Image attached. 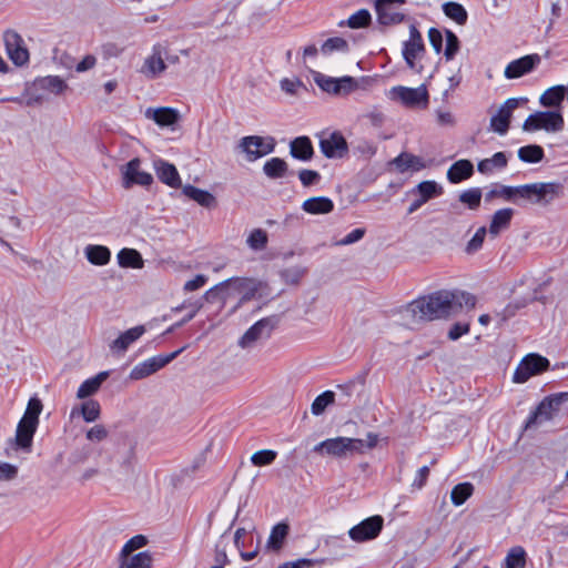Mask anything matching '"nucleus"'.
I'll return each mask as SVG.
<instances>
[{
	"mask_svg": "<svg viewBox=\"0 0 568 568\" xmlns=\"http://www.w3.org/2000/svg\"><path fill=\"white\" fill-rule=\"evenodd\" d=\"M277 324L278 318L276 316H268L260 320L244 333L239 341V345L242 348H251L255 346L256 343L267 339Z\"/></svg>",
	"mask_w": 568,
	"mask_h": 568,
	"instance_id": "nucleus-10",
	"label": "nucleus"
},
{
	"mask_svg": "<svg viewBox=\"0 0 568 568\" xmlns=\"http://www.w3.org/2000/svg\"><path fill=\"white\" fill-rule=\"evenodd\" d=\"M549 368V361L536 353L526 355L515 369L514 383H525L530 377L541 374Z\"/></svg>",
	"mask_w": 568,
	"mask_h": 568,
	"instance_id": "nucleus-11",
	"label": "nucleus"
},
{
	"mask_svg": "<svg viewBox=\"0 0 568 568\" xmlns=\"http://www.w3.org/2000/svg\"><path fill=\"white\" fill-rule=\"evenodd\" d=\"M468 332H469V324L455 323L448 332V337L452 341H456L459 337H462L463 335L467 334Z\"/></svg>",
	"mask_w": 568,
	"mask_h": 568,
	"instance_id": "nucleus-62",
	"label": "nucleus"
},
{
	"mask_svg": "<svg viewBox=\"0 0 568 568\" xmlns=\"http://www.w3.org/2000/svg\"><path fill=\"white\" fill-rule=\"evenodd\" d=\"M43 405L37 397L29 399L26 412L18 423L14 444L16 447L26 453H30L32 448L33 436L39 425V416Z\"/></svg>",
	"mask_w": 568,
	"mask_h": 568,
	"instance_id": "nucleus-3",
	"label": "nucleus"
},
{
	"mask_svg": "<svg viewBox=\"0 0 568 568\" xmlns=\"http://www.w3.org/2000/svg\"><path fill=\"white\" fill-rule=\"evenodd\" d=\"M118 263L121 267L142 268L144 261L141 254L134 248H122L118 253Z\"/></svg>",
	"mask_w": 568,
	"mask_h": 568,
	"instance_id": "nucleus-38",
	"label": "nucleus"
},
{
	"mask_svg": "<svg viewBox=\"0 0 568 568\" xmlns=\"http://www.w3.org/2000/svg\"><path fill=\"white\" fill-rule=\"evenodd\" d=\"M303 211L308 214H327L334 210V203L326 196H314L305 200L302 204Z\"/></svg>",
	"mask_w": 568,
	"mask_h": 568,
	"instance_id": "nucleus-30",
	"label": "nucleus"
},
{
	"mask_svg": "<svg viewBox=\"0 0 568 568\" xmlns=\"http://www.w3.org/2000/svg\"><path fill=\"white\" fill-rule=\"evenodd\" d=\"M544 149L537 144L521 146L518 150V158L526 163H538L544 159Z\"/></svg>",
	"mask_w": 568,
	"mask_h": 568,
	"instance_id": "nucleus-42",
	"label": "nucleus"
},
{
	"mask_svg": "<svg viewBox=\"0 0 568 568\" xmlns=\"http://www.w3.org/2000/svg\"><path fill=\"white\" fill-rule=\"evenodd\" d=\"M109 373L108 372H101L94 377H91L87 381H84L77 392V397L79 399H84L93 394H95L99 388L101 387V384L108 378Z\"/></svg>",
	"mask_w": 568,
	"mask_h": 568,
	"instance_id": "nucleus-35",
	"label": "nucleus"
},
{
	"mask_svg": "<svg viewBox=\"0 0 568 568\" xmlns=\"http://www.w3.org/2000/svg\"><path fill=\"white\" fill-rule=\"evenodd\" d=\"M100 414L101 406L99 402L94 399H88L80 406H74L71 409L70 417L74 418L75 416L81 415L87 423H93L100 417Z\"/></svg>",
	"mask_w": 568,
	"mask_h": 568,
	"instance_id": "nucleus-28",
	"label": "nucleus"
},
{
	"mask_svg": "<svg viewBox=\"0 0 568 568\" xmlns=\"http://www.w3.org/2000/svg\"><path fill=\"white\" fill-rule=\"evenodd\" d=\"M519 99L509 98L498 109L497 113L490 119V129L504 135L507 133L513 112L518 108Z\"/></svg>",
	"mask_w": 568,
	"mask_h": 568,
	"instance_id": "nucleus-20",
	"label": "nucleus"
},
{
	"mask_svg": "<svg viewBox=\"0 0 568 568\" xmlns=\"http://www.w3.org/2000/svg\"><path fill=\"white\" fill-rule=\"evenodd\" d=\"M564 187L556 182H538L519 186L500 185L486 193L485 200L491 201L496 196L513 201L521 205V201L532 205L546 206L562 194Z\"/></svg>",
	"mask_w": 568,
	"mask_h": 568,
	"instance_id": "nucleus-2",
	"label": "nucleus"
},
{
	"mask_svg": "<svg viewBox=\"0 0 568 568\" xmlns=\"http://www.w3.org/2000/svg\"><path fill=\"white\" fill-rule=\"evenodd\" d=\"M446 47L444 50V55L446 60L454 59L455 54L459 50V39L458 37L450 30H446Z\"/></svg>",
	"mask_w": 568,
	"mask_h": 568,
	"instance_id": "nucleus-53",
	"label": "nucleus"
},
{
	"mask_svg": "<svg viewBox=\"0 0 568 568\" xmlns=\"http://www.w3.org/2000/svg\"><path fill=\"white\" fill-rule=\"evenodd\" d=\"M384 519L379 515L364 519L359 524L352 527L348 536L356 542H363L376 538L382 531Z\"/></svg>",
	"mask_w": 568,
	"mask_h": 568,
	"instance_id": "nucleus-16",
	"label": "nucleus"
},
{
	"mask_svg": "<svg viewBox=\"0 0 568 568\" xmlns=\"http://www.w3.org/2000/svg\"><path fill=\"white\" fill-rule=\"evenodd\" d=\"M474 491V486L470 483H462L456 485L450 493V500L455 506H462Z\"/></svg>",
	"mask_w": 568,
	"mask_h": 568,
	"instance_id": "nucleus-44",
	"label": "nucleus"
},
{
	"mask_svg": "<svg viewBox=\"0 0 568 568\" xmlns=\"http://www.w3.org/2000/svg\"><path fill=\"white\" fill-rule=\"evenodd\" d=\"M443 11L446 17L454 20L459 26H464L467 22L468 13L466 9L458 2H445L443 4Z\"/></svg>",
	"mask_w": 568,
	"mask_h": 568,
	"instance_id": "nucleus-40",
	"label": "nucleus"
},
{
	"mask_svg": "<svg viewBox=\"0 0 568 568\" xmlns=\"http://www.w3.org/2000/svg\"><path fill=\"white\" fill-rule=\"evenodd\" d=\"M364 234H365V230L364 229H355L352 232H349L345 237L339 240L337 242V245H349V244H353V243L359 241L361 239H363Z\"/></svg>",
	"mask_w": 568,
	"mask_h": 568,
	"instance_id": "nucleus-63",
	"label": "nucleus"
},
{
	"mask_svg": "<svg viewBox=\"0 0 568 568\" xmlns=\"http://www.w3.org/2000/svg\"><path fill=\"white\" fill-rule=\"evenodd\" d=\"M182 192L185 196L195 201L203 207L211 209L216 205L214 195L205 190L197 189L191 184H186L183 186Z\"/></svg>",
	"mask_w": 568,
	"mask_h": 568,
	"instance_id": "nucleus-33",
	"label": "nucleus"
},
{
	"mask_svg": "<svg viewBox=\"0 0 568 568\" xmlns=\"http://www.w3.org/2000/svg\"><path fill=\"white\" fill-rule=\"evenodd\" d=\"M394 164L402 172H404L408 169L420 170L424 168V163H423L422 159L419 156H416V155H413L409 153L399 154L394 160Z\"/></svg>",
	"mask_w": 568,
	"mask_h": 568,
	"instance_id": "nucleus-43",
	"label": "nucleus"
},
{
	"mask_svg": "<svg viewBox=\"0 0 568 568\" xmlns=\"http://www.w3.org/2000/svg\"><path fill=\"white\" fill-rule=\"evenodd\" d=\"M475 304L474 295L467 292L440 290L410 302L406 311L417 321H434L455 315L464 307L473 308Z\"/></svg>",
	"mask_w": 568,
	"mask_h": 568,
	"instance_id": "nucleus-1",
	"label": "nucleus"
},
{
	"mask_svg": "<svg viewBox=\"0 0 568 568\" xmlns=\"http://www.w3.org/2000/svg\"><path fill=\"white\" fill-rule=\"evenodd\" d=\"M321 562H323V560L302 558L296 561L285 562L277 568H311Z\"/></svg>",
	"mask_w": 568,
	"mask_h": 568,
	"instance_id": "nucleus-58",
	"label": "nucleus"
},
{
	"mask_svg": "<svg viewBox=\"0 0 568 568\" xmlns=\"http://www.w3.org/2000/svg\"><path fill=\"white\" fill-rule=\"evenodd\" d=\"M565 400H568V393H558L546 397L527 419L526 428L550 420L559 412Z\"/></svg>",
	"mask_w": 568,
	"mask_h": 568,
	"instance_id": "nucleus-9",
	"label": "nucleus"
},
{
	"mask_svg": "<svg viewBox=\"0 0 568 568\" xmlns=\"http://www.w3.org/2000/svg\"><path fill=\"white\" fill-rule=\"evenodd\" d=\"M122 186L130 189L132 185L150 186L153 176L149 172L141 170V160L134 158L121 168Z\"/></svg>",
	"mask_w": 568,
	"mask_h": 568,
	"instance_id": "nucleus-14",
	"label": "nucleus"
},
{
	"mask_svg": "<svg viewBox=\"0 0 568 568\" xmlns=\"http://www.w3.org/2000/svg\"><path fill=\"white\" fill-rule=\"evenodd\" d=\"M144 331V326L142 325L125 331L112 342L111 349L124 353L132 343L143 335Z\"/></svg>",
	"mask_w": 568,
	"mask_h": 568,
	"instance_id": "nucleus-32",
	"label": "nucleus"
},
{
	"mask_svg": "<svg viewBox=\"0 0 568 568\" xmlns=\"http://www.w3.org/2000/svg\"><path fill=\"white\" fill-rule=\"evenodd\" d=\"M513 216L514 210L510 207L497 210L491 216L489 234L491 236H497L500 232L508 229Z\"/></svg>",
	"mask_w": 568,
	"mask_h": 568,
	"instance_id": "nucleus-29",
	"label": "nucleus"
},
{
	"mask_svg": "<svg viewBox=\"0 0 568 568\" xmlns=\"http://www.w3.org/2000/svg\"><path fill=\"white\" fill-rule=\"evenodd\" d=\"M146 544V538L142 535L134 536L123 547L124 555L131 554L133 550L142 548Z\"/></svg>",
	"mask_w": 568,
	"mask_h": 568,
	"instance_id": "nucleus-59",
	"label": "nucleus"
},
{
	"mask_svg": "<svg viewBox=\"0 0 568 568\" xmlns=\"http://www.w3.org/2000/svg\"><path fill=\"white\" fill-rule=\"evenodd\" d=\"M313 80L321 90L337 97L348 95L357 89L364 88L362 83H368L371 81V79L366 77L361 79H355L349 75L333 78L317 71L313 72Z\"/></svg>",
	"mask_w": 568,
	"mask_h": 568,
	"instance_id": "nucleus-4",
	"label": "nucleus"
},
{
	"mask_svg": "<svg viewBox=\"0 0 568 568\" xmlns=\"http://www.w3.org/2000/svg\"><path fill=\"white\" fill-rule=\"evenodd\" d=\"M34 87L38 90L54 95L62 94L68 89V84L65 83V81L58 75H48L37 79L34 82Z\"/></svg>",
	"mask_w": 568,
	"mask_h": 568,
	"instance_id": "nucleus-31",
	"label": "nucleus"
},
{
	"mask_svg": "<svg viewBox=\"0 0 568 568\" xmlns=\"http://www.w3.org/2000/svg\"><path fill=\"white\" fill-rule=\"evenodd\" d=\"M154 170L159 180L171 187H178L181 183L176 168L163 160L154 161Z\"/></svg>",
	"mask_w": 568,
	"mask_h": 568,
	"instance_id": "nucleus-24",
	"label": "nucleus"
},
{
	"mask_svg": "<svg viewBox=\"0 0 568 568\" xmlns=\"http://www.w3.org/2000/svg\"><path fill=\"white\" fill-rule=\"evenodd\" d=\"M277 456V453L272 449H262L258 452H255L251 456V462L254 466H267L271 465Z\"/></svg>",
	"mask_w": 568,
	"mask_h": 568,
	"instance_id": "nucleus-52",
	"label": "nucleus"
},
{
	"mask_svg": "<svg viewBox=\"0 0 568 568\" xmlns=\"http://www.w3.org/2000/svg\"><path fill=\"white\" fill-rule=\"evenodd\" d=\"M566 95V87L565 85H555L546 90L539 99V102L542 106L554 108L559 106Z\"/></svg>",
	"mask_w": 568,
	"mask_h": 568,
	"instance_id": "nucleus-37",
	"label": "nucleus"
},
{
	"mask_svg": "<svg viewBox=\"0 0 568 568\" xmlns=\"http://www.w3.org/2000/svg\"><path fill=\"white\" fill-rule=\"evenodd\" d=\"M387 97L392 101L399 102L402 105L409 109H424L429 102V94L424 84L417 88H408L404 85L393 87L387 92Z\"/></svg>",
	"mask_w": 568,
	"mask_h": 568,
	"instance_id": "nucleus-7",
	"label": "nucleus"
},
{
	"mask_svg": "<svg viewBox=\"0 0 568 568\" xmlns=\"http://www.w3.org/2000/svg\"><path fill=\"white\" fill-rule=\"evenodd\" d=\"M268 236L266 231L254 229L246 239V244L254 251L264 250L267 245Z\"/></svg>",
	"mask_w": 568,
	"mask_h": 568,
	"instance_id": "nucleus-48",
	"label": "nucleus"
},
{
	"mask_svg": "<svg viewBox=\"0 0 568 568\" xmlns=\"http://www.w3.org/2000/svg\"><path fill=\"white\" fill-rule=\"evenodd\" d=\"M564 118L557 111H538L525 120L523 130L526 132H535L545 130L546 132H560L564 129Z\"/></svg>",
	"mask_w": 568,
	"mask_h": 568,
	"instance_id": "nucleus-8",
	"label": "nucleus"
},
{
	"mask_svg": "<svg viewBox=\"0 0 568 568\" xmlns=\"http://www.w3.org/2000/svg\"><path fill=\"white\" fill-rule=\"evenodd\" d=\"M288 171L287 163L281 158H272L263 165L264 174L270 179H281L286 175Z\"/></svg>",
	"mask_w": 568,
	"mask_h": 568,
	"instance_id": "nucleus-39",
	"label": "nucleus"
},
{
	"mask_svg": "<svg viewBox=\"0 0 568 568\" xmlns=\"http://www.w3.org/2000/svg\"><path fill=\"white\" fill-rule=\"evenodd\" d=\"M313 450L335 457H347L364 453V440L359 438L335 437L323 440L314 446Z\"/></svg>",
	"mask_w": 568,
	"mask_h": 568,
	"instance_id": "nucleus-6",
	"label": "nucleus"
},
{
	"mask_svg": "<svg viewBox=\"0 0 568 568\" xmlns=\"http://www.w3.org/2000/svg\"><path fill=\"white\" fill-rule=\"evenodd\" d=\"M508 163L505 152H497L489 159H484L478 162L477 170L483 174H490L495 169H504Z\"/></svg>",
	"mask_w": 568,
	"mask_h": 568,
	"instance_id": "nucleus-36",
	"label": "nucleus"
},
{
	"mask_svg": "<svg viewBox=\"0 0 568 568\" xmlns=\"http://www.w3.org/2000/svg\"><path fill=\"white\" fill-rule=\"evenodd\" d=\"M288 535V526L284 523H280L272 528L266 547L272 550H280L283 542Z\"/></svg>",
	"mask_w": 568,
	"mask_h": 568,
	"instance_id": "nucleus-41",
	"label": "nucleus"
},
{
	"mask_svg": "<svg viewBox=\"0 0 568 568\" xmlns=\"http://www.w3.org/2000/svg\"><path fill=\"white\" fill-rule=\"evenodd\" d=\"M18 475V467L9 463H0V480H12Z\"/></svg>",
	"mask_w": 568,
	"mask_h": 568,
	"instance_id": "nucleus-61",
	"label": "nucleus"
},
{
	"mask_svg": "<svg viewBox=\"0 0 568 568\" xmlns=\"http://www.w3.org/2000/svg\"><path fill=\"white\" fill-rule=\"evenodd\" d=\"M303 275L304 271L301 268H288L282 272L284 281L291 284H297Z\"/></svg>",
	"mask_w": 568,
	"mask_h": 568,
	"instance_id": "nucleus-64",
	"label": "nucleus"
},
{
	"mask_svg": "<svg viewBox=\"0 0 568 568\" xmlns=\"http://www.w3.org/2000/svg\"><path fill=\"white\" fill-rule=\"evenodd\" d=\"M486 233H487V230L485 226L479 227L476 231V233L474 234V236L469 240V242L467 244L466 250L468 253L476 252L483 246Z\"/></svg>",
	"mask_w": 568,
	"mask_h": 568,
	"instance_id": "nucleus-55",
	"label": "nucleus"
},
{
	"mask_svg": "<svg viewBox=\"0 0 568 568\" xmlns=\"http://www.w3.org/2000/svg\"><path fill=\"white\" fill-rule=\"evenodd\" d=\"M183 348L178 349L168 355H159L150 357L139 364H136L130 372L129 378L132 381L143 379L164 367L166 364L172 362Z\"/></svg>",
	"mask_w": 568,
	"mask_h": 568,
	"instance_id": "nucleus-13",
	"label": "nucleus"
},
{
	"mask_svg": "<svg viewBox=\"0 0 568 568\" xmlns=\"http://www.w3.org/2000/svg\"><path fill=\"white\" fill-rule=\"evenodd\" d=\"M459 201L470 210H477L481 201V190L479 187L466 190L459 194Z\"/></svg>",
	"mask_w": 568,
	"mask_h": 568,
	"instance_id": "nucleus-49",
	"label": "nucleus"
},
{
	"mask_svg": "<svg viewBox=\"0 0 568 568\" xmlns=\"http://www.w3.org/2000/svg\"><path fill=\"white\" fill-rule=\"evenodd\" d=\"M108 436V429L101 424L94 425L93 427L88 429L85 434L87 439L93 443H100L106 439Z\"/></svg>",
	"mask_w": 568,
	"mask_h": 568,
	"instance_id": "nucleus-54",
	"label": "nucleus"
},
{
	"mask_svg": "<svg viewBox=\"0 0 568 568\" xmlns=\"http://www.w3.org/2000/svg\"><path fill=\"white\" fill-rule=\"evenodd\" d=\"M507 568H524L526 565V551L523 547H513L505 559Z\"/></svg>",
	"mask_w": 568,
	"mask_h": 568,
	"instance_id": "nucleus-47",
	"label": "nucleus"
},
{
	"mask_svg": "<svg viewBox=\"0 0 568 568\" xmlns=\"http://www.w3.org/2000/svg\"><path fill=\"white\" fill-rule=\"evenodd\" d=\"M274 146L273 139L265 141L262 136L257 135L245 136L240 142L241 150L251 162L272 153Z\"/></svg>",
	"mask_w": 568,
	"mask_h": 568,
	"instance_id": "nucleus-18",
	"label": "nucleus"
},
{
	"mask_svg": "<svg viewBox=\"0 0 568 568\" xmlns=\"http://www.w3.org/2000/svg\"><path fill=\"white\" fill-rule=\"evenodd\" d=\"M540 60L537 53L516 59L507 64L504 75L506 79H518L531 72L540 63Z\"/></svg>",
	"mask_w": 568,
	"mask_h": 568,
	"instance_id": "nucleus-22",
	"label": "nucleus"
},
{
	"mask_svg": "<svg viewBox=\"0 0 568 568\" xmlns=\"http://www.w3.org/2000/svg\"><path fill=\"white\" fill-rule=\"evenodd\" d=\"M372 21L371 13L366 9H361L353 13L348 20L347 26L352 29H359L367 27Z\"/></svg>",
	"mask_w": 568,
	"mask_h": 568,
	"instance_id": "nucleus-50",
	"label": "nucleus"
},
{
	"mask_svg": "<svg viewBox=\"0 0 568 568\" xmlns=\"http://www.w3.org/2000/svg\"><path fill=\"white\" fill-rule=\"evenodd\" d=\"M335 400V394L332 390H325L318 395L311 405V412L313 415H322L326 407L332 405Z\"/></svg>",
	"mask_w": 568,
	"mask_h": 568,
	"instance_id": "nucleus-45",
	"label": "nucleus"
},
{
	"mask_svg": "<svg viewBox=\"0 0 568 568\" xmlns=\"http://www.w3.org/2000/svg\"><path fill=\"white\" fill-rule=\"evenodd\" d=\"M6 52L11 62L22 67L29 62L30 54L23 38L14 30H7L3 33Z\"/></svg>",
	"mask_w": 568,
	"mask_h": 568,
	"instance_id": "nucleus-12",
	"label": "nucleus"
},
{
	"mask_svg": "<svg viewBox=\"0 0 568 568\" xmlns=\"http://www.w3.org/2000/svg\"><path fill=\"white\" fill-rule=\"evenodd\" d=\"M425 47L420 32L415 26L409 27V39L404 42L403 57L408 68L416 69L415 60L423 54Z\"/></svg>",
	"mask_w": 568,
	"mask_h": 568,
	"instance_id": "nucleus-21",
	"label": "nucleus"
},
{
	"mask_svg": "<svg viewBox=\"0 0 568 568\" xmlns=\"http://www.w3.org/2000/svg\"><path fill=\"white\" fill-rule=\"evenodd\" d=\"M428 39L429 42L435 50L436 53H439L443 49V36L442 32L436 28H430L428 30Z\"/></svg>",
	"mask_w": 568,
	"mask_h": 568,
	"instance_id": "nucleus-60",
	"label": "nucleus"
},
{
	"mask_svg": "<svg viewBox=\"0 0 568 568\" xmlns=\"http://www.w3.org/2000/svg\"><path fill=\"white\" fill-rule=\"evenodd\" d=\"M101 52L104 59L118 58L123 52V48L118 43L106 42L101 47Z\"/></svg>",
	"mask_w": 568,
	"mask_h": 568,
	"instance_id": "nucleus-57",
	"label": "nucleus"
},
{
	"mask_svg": "<svg viewBox=\"0 0 568 568\" xmlns=\"http://www.w3.org/2000/svg\"><path fill=\"white\" fill-rule=\"evenodd\" d=\"M406 0H376L375 10L378 23L383 26H393L400 23L405 14L398 10Z\"/></svg>",
	"mask_w": 568,
	"mask_h": 568,
	"instance_id": "nucleus-17",
	"label": "nucleus"
},
{
	"mask_svg": "<svg viewBox=\"0 0 568 568\" xmlns=\"http://www.w3.org/2000/svg\"><path fill=\"white\" fill-rule=\"evenodd\" d=\"M220 288H229L233 292L241 294L240 304H243L253 298H263L270 295L267 284L255 280L245 277H235L222 282Z\"/></svg>",
	"mask_w": 568,
	"mask_h": 568,
	"instance_id": "nucleus-5",
	"label": "nucleus"
},
{
	"mask_svg": "<svg viewBox=\"0 0 568 568\" xmlns=\"http://www.w3.org/2000/svg\"><path fill=\"white\" fill-rule=\"evenodd\" d=\"M442 193L443 186L435 181H423L418 183L414 189L409 191V194L414 195L415 199L408 206V214L416 212L426 202L442 195Z\"/></svg>",
	"mask_w": 568,
	"mask_h": 568,
	"instance_id": "nucleus-15",
	"label": "nucleus"
},
{
	"mask_svg": "<svg viewBox=\"0 0 568 568\" xmlns=\"http://www.w3.org/2000/svg\"><path fill=\"white\" fill-rule=\"evenodd\" d=\"M290 153L301 161H310L313 158L314 149L308 136L295 138L290 143Z\"/></svg>",
	"mask_w": 568,
	"mask_h": 568,
	"instance_id": "nucleus-26",
	"label": "nucleus"
},
{
	"mask_svg": "<svg viewBox=\"0 0 568 568\" xmlns=\"http://www.w3.org/2000/svg\"><path fill=\"white\" fill-rule=\"evenodd\" d=\"M348 50V43L345 39L343 38H339V37H334V38H329L327 39L323 44H322V48H321V51L324 53V54H328V53H332L334 51H342V52H345Z\"/></svg>",
	"mask_w": 568,
	"mask_h": 568,
	"instance_id": "nucleus-51",
	"label": "nucleus"
},
{
	"mask_svg": "<svg viewBox=\"0 0 568 568\" xmlns=\"http://www.w3.org/2000/svg\"><path fill=\"white\" fill-rule=\"evenodd\" d=\"M166 65L164 63L161 50L159 48H154L153 53L144 60L141 72L148 78H156L160 75Z\"/></svg>",
	"mask_w": 568,
	"mask_h": 568,
	"instance_id": "nucleus-27",
	"label": "nucleus"
},
{
	"mask_svg": "<svg viewBox=\"0 0 568 568\" xmlns=\"http://www.w3.org/2000/svg\"><path fill=\"white\" fill-rule=\"evenodd\" d=\"M145 118L153 120L159 126H172L179 121L180 114L172 108H148Z\"/></svg>",
	"mask_w": 568,
	"mask_h": 568,
	"instance_id": "nucleus-23",
	"label": "nucleus"
},
{
	"mask_svg": "<svg viewBox=\"0 0 568 568\" xmlns=\"http://www.w3.org/2000/svg\"><path fill=\"white\" fill-rule=\"evenodd\" d=\"M321 152L328 159H341L347 151V142L339 132L323 133L320 139Z\"/></svg>",
	"mask_w": 568,
	"mask_h": 568,
	"instance_id": "nucleus-19",
	"label": "nucleus"
},
{
	"mask_svg": "<svg viewBox=\"0 0 568 568\" xmlns=\"http://www.w3.org/2000/svg\"><path fill=\"white\" fill-rule=\"evenodd\" d=\"M126 558L122 562V568H150L152 558L146 551L139 552L134 556L125 555Z\"/></svg>",
	"mask_w": 568,
	"mask_h": 568,
	"instance_id": "nucleus-46",
	"label": "nucleus"
},
{
	"mask_svg": "<svg viewBox=\"0 0 568 568\" xmlns=\"http://www.w3.org/2000/svg\"><path fill=\"white\" fill-rule=\"evenodd\" d=\"M474 174V165L469 160H458L447 171L450 183L457 184L469 179Z\"/></svg>",
	"mask_w": 568,
	"mask_h": 568,
	"instance_id": "nucleus-25",
	"label": "nucleus"
},
{
	"mask_svg": "<svg viewBox=\"0 0 568 568\" xmlns=\"http://www.w3.org/2000/svg\"><path fill=\"white\" fill-rule=\"evenodd\" d=\"M88 261L98 266H103L110 262L111 252L106 246L90 244L84 248Z\"/></svg>",
	"mask_w": 568,
	"mask_h": 568,
	"instance_id": "nucleus-34",
	"label": "nucleus"
},
{
	"mask_svg": "<svg viewBox=\"0 0 568 568\" xmlns=\"http://www.w3.org/2000/svg\"><path fill=\"white\" fill-rule=\"evenodd\" d=\"M298 178L304 186H310L318 182L321 175L317 171L304 169L300 171Z\"/></svg>",
	"mask_w": 568,
	"mask_h": 568,
	"instance_id": "nucleus-56",
	"label": "nucleus"
}]
</instances>
